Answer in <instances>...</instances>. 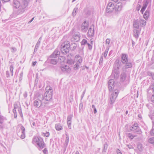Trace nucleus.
I'll list each match as a JSON object with an SVG mask.
<instances>
[{
  "instance_id": "nucleus-9",
  "label": "nucleus",
  "mask_w": 154,
  "mask_h": 154,
  "mask_svg": "<svg viewBox=\"0 0 154 154\" xmlns=\"http://www.w3.org/2000/svg\"><path fill=\"white\" fill-rule=\"evenodd\" d=\"M119 91L118 90H114L111 94L109 103L110 104H113L115 101V100L117 98L118 94Z\"/></svg>"
},
{
  "instance_id": "nucleus-5",
  "label": "nucleus",
  "mask_w": 154,
  "mask_h": 154,
  "mask_svg": "<svg viewBox=\"0 0 154 154\" xmlns=\"http://www.w3.org/2000/svg\"><path fill=\"white\" fill-rule=\"evenodd\" d=\"M45 90L46 92L43 96L44 99L45 100L50 101L52 98V88L49 86H47Z\"/></svg>"
},
{
  "instance_id": "nucleus-62",
  "label": "nucleus",
  "mask_w": 154,
  "mask_h": 154,
  "mask_svg": "<svg viewBox=\"0 0 154 154\" xmlns=\"http://www.w3.org/2000/svg\"><path fill=\"white\" fill-rule=\"evenodd\" d=\"M85 91H84V92H83V94L81 96L82 99L83 98V97L84 96V94H85Z\"/></svg>"
},
{
  "instance_id": "nucleus-22",
  "label": "nucleus",
  "mask_w": 154,
  "mask_h": 154,
  "mask_svg": "<svg viewBox=\"0 0 154 154\" xmlns=\"http://www.w3.org/2000/svg\"><path fill=\"white\" fill-rule=\"evenodd\" d=\"M122 3L120 2L118 3L116 5V7H115L116 8V11L117 9V11H120L122 10Z\"/></svg>"
},
{
  "instance_id": "nucleus-41",
  "label": "nucleus",
  "mask_w": 154,
  "mask_h": 154,
  "mask_svg": "<svg viewBox=\"0 0 154 154\" xmlns=\"http://www.w3.org/2000/svg\"><path fill=\"white\" fill-rule=\"evenodd\" d=\"M147 74L151 76L152 79L154 80V73H152L151 72H147Z\"/></svg>"
},
{
  "instance_id": "nucleus-56",
  "label": "nucleus",
  "mask_w": 154,
  "mask_h": 154,
  "mask_svg": "<svg viewBox=\"0 0 154 154\" xmlns=\"http://www.w3.org/2000/svg\"><path fill=\"white\" fill-rule=\"evenodd\" d=\"M127 146L129 148V149H133L134 147L133 146L131 145H127Z\"/></svg>"
},
{
  "instance_id": "nucleus-55",
  "label": "nucleus",
  "mask_w": 154,
  "mask_h": 154,
  "mask_svg": "<svg viewBox=\"0 0 154 154\" xmlns=\"http://www.w3.org/2000/svg\"><path fill=\"white\" fill-rule=\"evenodd\" d=\"M44 136L46 137H48L49 135V133L48 132H46L44 134Z\"/></svg>"
},
{
  "instance_id": "nucleus-10",
  "label": "nucleus",
  "mask_w": 154,
  "mask_h": 154,
  "mask_svg": "<svg viewBox=\"0 0 154 154\" xmlns=\"http://www.w3.org/2000/svg\"><path fill=\"white\" fill-rule=\"evenodd\" d=\"M17 135L19 137L22 139L25 138V129L22 125H21L20 128L17 132Z\"/></svg>"
},
{
  "instance_id": "nucleus-6",
  "label": "nucleus",
  "mask_w": 154,
  "mask_h": 154,
  "mask_svg": "<svg viewBox=\"0 0 154 154\" xmlns=\"http://www.w3.org/2000/svg\"><path fill=\"white\" fill-rule=\"evenodd\" d=\"M61 43H62L60 46V50L61 52L63 54H66L69 51L70 47L69 42L68 41H66L63 42L61 41Z\"/></svg>"
},
{
  "instance_id": "nucleus-52",
  "label": "nucleus",
  "mask_w": 154,
  "mask_h": 154,
  "mask_svg": "<svg viewBox=\"0 0 154 154\" xmlns=\"http://www.w3.org/2000/svg\"><path fill=\"white\" fill-rule=\"evenodd\" d=\"M115 7L114 5L111 2L109 3L107 6H110V7Z\"/></svg>"
},
{
  "instance_id": "nucleus-18",
  "label": "nucleus",
  "mask_w": 154,
  "mask_h": 154,
  "mask_svg": "<svg viewBox=\"0 0 154 154\" xmlns=\"http://www.w3.org/2000/svg\"><path fill=\"white\" fill-rule=\"evenodd\" d=\"M148 3L149 1L148 0H144L143 7L140 10V11L143 14V12L145 11V9L146 8Z\"/></svg>"
},
{
  "instance_id": "nucleus-45",
  "label": "nucleus",
  "mask_w": 154,
  "mask_h": 154,
  "mask_svg": "<svg viewBox=\"0 0 154 154\" xmlns=\"http://www.w3.org/2000/svg\"><path fill=\"white\" fill-rule=\"evenodd\" d=\"M73 117L72 114H71L69 115L67 118V121H71L72 118Z\"/></svg>"
},
{
  "instance_id": "nucleus-27",
  "label": "nucleus",
  "mask_w": 154,
  "mask_h": 154,
  "mask_svg": "<svg viewBox=\"0 0 154 154\" xmlns=\"http://www.w3.org/2000/svg\"><path fill=\"white\" fill-rule=\"evenodd\" d=\"M126 74L124 72H122L121 75V81L123 82L126 79Z\"/></svg>"
},
{
  "instance_id": "nucleus-53",
  "label": "nucleus",
  "mask_w": 154,
  "mask_h": 154,
  "mask_svg": "<svg viewBox=\"0 0 154 154\" xmlns=\"http://www.w3.org/2000/svg\"><path fill=\"white\" fill-rule=\"evenodd\" d=\"M88 49L90 50H91L92 48V46L91 45H90L89 43H87V44Z\"/></svg>"
},
{
  "instance_id": "nucleus-42",
  "label": "nucleus",
  "mask_w": 154,
  "mask_h": 154,
  "mask_svg": "<svg viewBox=\"0 0 154 154\" xmlns=\"http://www.w3.org/2000/svg\"><path fill=\"white\" fill-rule=\"evenodd\" d=\"M87 41L85 39H83L82 41L81 42V44L82 45H85L86 44H87Z\"/></svg>"
},
{
  "instance_id": "nucleus-15",
  "label": "nucleus",
  "mask_w": 154,
  "mask_h": 154,
  "mask_svg": "<svg viewBox=\"0 0 154 154\" xmlns=\"http://www.w3.org/2000/svg\"><path fill=\"white\" fill-rule=\"evenodd\" d=\"M73 57H72V55L70 54L67 57V62L70 65H72L74 63V60Z\"/></svg>"
},
{
  "instance_id": "nucleus-40",
  "label": "nucleus",
  "mask_w": 154,
  "mask_h": 154,
  "mask_svg": "<svg viewBox=\"0 0 154 154\" xmlns=\"http://www.w3.org/2000/svg\"><path fill=\"white\" fill-rule=\"evenodd\" d=\"M149 142L151 144H154V137L150 138L149 140Z\"/></svg>"
},
{
  "instance_id": "nucleus-30",
  "label": "nucleus",
  "mask_w": 154,
  "mask_h": 154,
  "mask_svg": "<svg viewBox=\"0 0 154 154\" xmlns=\"http://www.w3.org/2000/svg\"><path fill=\"white\" fill-rule=\"evenodd\" d=\"M50 62L51 63L53 64H56L57 62V59L56 58H51Z\"/></svg>"
},
{
  "instance_id": "nucleus-26",
  "label": "nucleus",
  "mask_w": 154,
  "mask_h": 154,
  "mask_svg": "<svg viewBox=\"0 0 154 154\" xmlns=\"http://www.w3.org/2000/svg\"><path fill=\"white\" fill-rule=\"evenodd\" d=\"M138 127L137 124L135 123L133 125L130 127V130L131 131L135 130L137 129Z\"/></svg>"
},
{
  "instance_id": "nucleus-16",
  "label": "nucleus",
  "mask_w": 154,
  "mask_h": 154,
  "mask_svg": "<svg viewBox=\"0 0 154 154\" xmlns=\"http://www.w3.org/2000/svg\"><path fill=\"white\" fill-rule=\"evenodd\" d=\"M60 52L58 50L56 49L50 56V58H54L57 57L60 54Z\"/></svg>"
},
{
  "instance_id": "nucleus-57",
  "label": "nucleus",
  "mask_w": 154,
  "mask_h": 154,
  "mask_svg": "<svg viewBox=\"0 0 154 154\" xmlns=\"http://www.w3.org/2000/svg\"><path fill=\"white\" fill-rule=\"evenodd\" d=\"M151 100L152 102L154 103V94L152 95L151 98Z\"/></svg>"
},
{
  "instance_id": "nucleus-25",
  "label": "nucleus",
  "mask_w": 154,
  "mask_h": 154,
  "mask_svg": "<svg viewBox=\"0 0 154 154\" xmlns=\"http://www.w3.org/2000/svg\"><path fill=\"white\" fill-rule=\"evenodd\" d=\"M115 8V7H110L107 6V9L106 10V12L107 13L111 12L113 11Z\"/></svg>"
},
{
  "instance_id": "nucleus-17",
  "label": "nucleus",
  "mask_w": 154,
  "mask_h": 154,
  "mask_svg": "<svg viewBox=\"0 0 154 154\" xmlns=\"http://www.w3.org/2000/svg\"><path fill=\"white\" fill-rule=\"evenodd\" d=\"M13 6L16 8H18L21 6L20 2L17 0H14L13 2Z\"/></svg>"
},
{
  "instance_id": "nucleus-8",
  "label": "nucleus",
  "mask_w": 154,
  "mask_h": 154,
  "mask_svg": "<svg viewBox=\"0 0 154 154\" xmlns=\"http://www.w3.org/2000/svg\"><path fill=\"white\" fill-rule=\"evenodd\" d=\"M146 24V21L142 19H139L134 21L133 23L134 27L136 29H138L139 26L143 27Z\"/></svg>"
},
{
  "instance_id": "nucleus-36",
  "label": "nucleus",
  "mask_w": 154,
  "mask_h": 154,
  "mask_svg": "<svg viewBox=\"0 0 154 154\" xmlns=\"http://www.w3.org/2000/svg\"><path fill=\"white\" fill-rule=\"evenodd\" d=\"M41 38H39V40H38L36 45L35 46V49H37L38 48V47L39 46V45H40V43H41V40L40 39Z\"/></svg>"
},
{
  "instance_id": "nucleus-54",
  "label": "nucleus",
  "mask_w": 154,
  "mask_h": 154,
  "mask_svg": "<svg viewBox=\"0 0 154 154\" xmlns=\"http://www.w3.org/2000/svg\"><path fill=\"white\" fill-rule=\"evenodd\" d=\"M23 72L21 73L20 75V78H19L20 81H21L22 80V77H23Z\"/></svg>"
},
{
  "instance_id": "nucleus-11",
  "label": "nucleus",
  "mask_w": 154,
  "mask_h": 154,
  "mask_svg": "<svg viewBox=\"0 0 154 154\" xmlns=\"http://www.w3.org/2000/svg\"><path fill=\"white\" fill-rule=\"evenodd\" d=\"M80 39V34L79 32H75L72 37L71 38V41L73 42L78 41Z\"/></svg>"
},
{
  "instance_id": "nucleus-46",
  "label": "nucleus",
  "mask_w": 154,
  "mask_h": 154,
  "mask_svg": "<svg viewBox=\"0 0 154 154\" xmlns=\"http://www.w3.org/2000/svg\"><path fill=\"white\" fill-rule=\"evenodd\" d=\"M11 52L14 53L15 52L17 51V49L16 48L14 47H12L10 48Z\"/></svg>"
},
{
  "instance_id": "nucleus-44",
  "label": "nucleus",
  "mask_w": 154,
  "mask_h": 154,
  "mask_svg": "<svg viewBox=\"0 0 154 154\" xmlns=\"http://www.w3.org/2000/svg\"><path fill=\"white\" fill-rule=\"evenodd\" d=\"M69 136L67 135H66V139L65 140V143L66 145H67L68 144L69 141Z\"/></svg>"
},
{
  "instance_id": "nucleus-59",
  "label": "nucleus",
  "mask_w": 154,
  "mask_h": 154,
  "mask_svg": "<svg viewBox=\"0 0 154 154\" xmlns=\"http://www.w3.org/2000/svg\"><path fill=\"white\" fill-rule=\"evenodd\" d=\"M116 152L117 154H122V152L121 151L118 149H117L116 150Z\"/></svg>"
},
{
  "instance_id": "nucleus-23",
  "label": "nucleus",
  "mask_w": 154,
  "mask_h": 154,
  "mask_svg": "<svg viewBox=\"0 0 154 154\" xmlns=\"http://www.w3.org/2000/svg\"><path fill=\"white\" fill-rule=\"evenodd\" d=\"M149 10L147 9L145 12L144 14L143 15L144 18L146 20H147L149 17Z\"/></svg>"
},
{
  "instance_id": "nucleus-7",
  "label": "nucleus",
  "mask_w": 154,
  "mask_h": 154,
  "mask_svg": "<svg viewBox=\"0 0 154 154\" xmlns=\"http://www.w3.org/2000/svg\"><path fill=\"white\" fill-rule=\"evenodd\" d=\"M22 3L20 8L18 10L17 13L18 14H22L23 13L27 7L29 0H22Z\"/></svg>"
},
{
  "instance_id": "nucleus-39",
  "label": "nucleus",
  "mask_w": 154,
  "mask_h": 154,
  "mask_svg": "<svg viewBox=\"0 0 154 154\" xmlns=\"http://www.w3.org/2000/svg\"><path fill=\"white\" fill-rule=\"evenodd\" d=\"M142 132L141 130V129L140 128H138L136 130V131L134 132L135 133H136L138 134H141Z\"/></svg>"
},
{
  "instance_id": "nucleus-4",
  "label": "nucleus",
  "mask_w": 154,
  "mask_h": 154,
  "mask_svg": "<svg viewBox=\"0 0 154 154\" xmlns=\"http://www.w3.org/2000/svg\"><path fill=\"white\" fill-rule=\"evenodd\" d=\"M45 104L43 96L41 94L39 95L33 103L34 106L38 108L42 106H45Z\"/></svg>"
},
{
  "instance_id": "nucleus-1",
  "label": "nucleus",
  "mask_w": 154,
  "mask_h": 154,
  "mask_svg": "<svg viewBox=\"0 0 154 154\" xmlns=\"http://www.w3.org/2000/svg\"><path fill=\"white\" fill-rule=\"evenodd\" d=\"M121 60L122 63L125 65L122 69L123 71H126L127 69L132 67V64L130 61H129L127 54H122Z\"/></svg>"
},
{
  "instance_id": "nucleus-37",
  "label": "nucleus",
  "mask_w": 154,
  "mask_h": 154,
  "mask_svg": "<svg viewBox=\"0 0 154 154\" xmlns=\"http://www.w3.org/2000/svg\"><path fill=\"white\" fill-rule=\"evenodd\" d=\"M78 10V8H75L73 11L72 13V15L73 16H75L76 14V12Z\"/></svg>"
},
{
  "instance_id": "nucleus-34",
  "label": "nucleus",
  "mask_w": 154,
  "mask_h": 154,
  "mask_svg": "<svg viewBox=\"0 0 154 154\" xmlns=\"http://www.w3.org/2000/svg\"><path fill=\"white\" fill-rule=\"evenodd\" d=\"M109 50V48L108 47L107 48H106L104 53L103 54V56H104L105 58H106V57L107 55Z\"/></svg>"
},
{
  "instance_id": "nucleus-47",
  "label": "nucleus",
  "mask_w": 154,
  "mask_h": 154,
  "mask_svg": "<svg viewBox=\"0 0 154 154\" xmlns=\"http://www.w3.org/2000/svg\"><path fill=\"white\" fill-rule=\"evenodd\" d=\"M67 124L68 125V126L69 128V129L71 128V121H67Z\"/></svg>"
},
{
  "instance_id": "nucleus-24",
  "label": "nucleus",
  "mask_w": 154,
  "mask_h": 154,
  "mask_svg": "<svg viewBox=\"0 0 154 154\" xmlns=\"http://www.w3.org/2000/svg\"><path fill=\"white\" fill-rule=\"evenodd\" d=\"M88 35L89 36H92L94 34V29L93 27H90L89 29L88 32Z\"/></svg>"
},
{
  "instance_id": "nucleus-12",
  "label": "nucleus",
  "mask_w": 154,
  "mask_h": 154,
  "mask_svg": "<svg viewBox=\"0 0 154 154\" xmlns=\"http://www.w3.org/2000/svg\"><path fill=\"white\" fill-rule=\"evenodd\" d=\"M114 81L112 79H110L108 82V88L110 91H112L114 88Z\"/></svg>"
},
{
  "instance_id": "nucleus-2",
  "label": "nucleus",
  "mask_w": 154,
  "mask_h": 154,
  "mask_svg": "<svg viewBox=\"0 0 154 154\" xmlns=\"http://www.w3.org/2000/svg\"><path fill=\"white\" fill-rule=\"evenodd\" d=\"M32 143L36 146L39 150H41L45 146V144L43 139L40 137H34Z\"/></svg>"
},
{
  "instance_id": "nucleus-38",
  "label": "nucleus",
  "mask_w": 154,
  "mask_h": 154,
  "mask_svg": "<svg viewBox=\"0 0 154 154\" xmlns=\"http://www.w3.org/2000/svg\"><path fill=\"white\" fill-rule=\"evenodd\" d=\"M149 90H151L154 93V83L151 85L149 88Z\"/></svg>"
},
{
  "instance_id": "nucleus-13",
  "label": "nucleus",
  "mask_w": 154,
  "mask_h": 154,
  "mask_svg": "<svg viewBox=\"0 0 154 154\" xmlns=\"http://www.w3.org/2000/svg\"><path fill=\"white\" fill-rule=\"evenodd\" d=\"M31 127L32 128H36L39 125V122L37 120H34L30 122Z\"/></svg>"
},
{
  "instance_id": "nucleus-60",
  "label": "nucleus",
  "mask_w": 154,
  "mask_h": 154,
  "mask_svg": "<svg viewBox=\"0 0 154 154\" xmlns=\"http://www.w3.org/2000/svg\"><path fill=\"white\" fill-rule=\"evenodd\" d=\"M59 59H60V60L62 59V61L64 62V59H65V57H60V58H59Z\"/></svg>"
},
{
  "instance_id": "nucleus-49",
  "label": "nucleus",
  "mask_w": 154,
  "mask_h": 154,
  "mask_svg": "<svg viewBox=\"0 0 154 154\" xmlns=\"http://www.w3.org/2000/svg\"><path fill=\"white\" fill-rule=\"evenodd\" d=\"M43 152L44 154H48V151L46 148H45L43 150Z\"/></svg>"
},
{
  "instance_id": "nucleus-51",
  "label": "nucleus",
  "mask_w": 154,
  "mask_h": 154,
  "mask_svg": "<svg viewBox=\"0 0 154 154\" xmlns=\"http://www.w3.org/2000/svg\"><path fill=\"white\" fill-rule=\"evenodd\" d=\"M150 134L151 136H154V128L152 129L150 131Z\"/></svg>"
},
{
  "instance_id": "nucleus-50",
  "label": "nucleus",
  "mask_w": 154,
  "mask_h": 154,
  "mask_svg": "<svg viewBox=\"0 0 154 154\" xmlns=\"http://www.w3.org/2000/svg\"><path fill=\"white\" fill-rule=\"evenodd\" d=\"M4 118L3 116H0V123L2 124L3 123Z\"/></svg>"
},
{
  "instance_id": "nucleus-58",
  "label": "nucleus",
  "mask_w": 154,
  "mask_h": 154,
  "mask_svg": "<svg viewBox=\"0 0 154 154\" xmlns=\"http://www.w3.org/2000/svg\"><path fill=\"white\" fill-rule=\"evenodd\" d=\"M106 44H109L110 42V40L109 39V38H107L106 40Z\"/></svg>"
},
{
  "instance_id": "nucleus-63",
  "label": "nucleus",
  "mask_w": 154,
  "mask_h": 154,
  "mask_svg": "<svg viewBox=\"0 0 154 154\" xmlns=\"http://www.w3.org/2000/svg\"><path fill=\"white\" fill-rule=\"evenodd\" d=\"M16 109H14L13 110V113H17V111H16Z\"/></svg>"
},
{
  "instance_id": "nucleus-14",
  "label": "nucleus",
  "mask_w": 154,
  "mask_h": 154,
  "mask_svg": "<svg viewBox=\"0 0 154 154\" xmlns=\"http://www.w3.org/2000/svg\"><path fill=\"white\" fill-rule=\"evenodd\" d=\"M88 23L86 21H85L82 25L81 30L84 32L86 31L88 29Z\"/></svg>"
},
{
  "instance_id": "nucleus-21",
  "label": "nucleus",
  "mask_w": 154,
  "mask_h": 154,
  "mask_svg": "<svg viewBox=\"0 0 154 154\" xmlns=\"http://www.w3.org/2000/svg\"><path fill=\"white\" fill-rule=\"evenodd\" d=\"M61 70L63 72H69L70 71V69L69 66L65 65L61 68Z\"/></svg>"
},
{
  "instance_id": "nucleus-48",
  "label": "nucleus",
  "mask_w": 154,
  "mask_h": 154,
  "mask_svg": "<svg viewBox=\"0 0 154 154\" xmlns=\"http://www.w3.org/2000/svg\"><path fill=\"white\" fill-rule=\"evenodd\" d=\"M103 60V54H102L101 56V57H100V60L99 63L100 64L102 63Z\"/></svg>"
},
{
  "instance_id": "nucleus-64",
  "label": "nucleus",
  "mask_w": 154,
  "mask_h": 154,
  "mask_svg": "<svg viewBox=\"0 0 154 154\" xmlns=\"http://www.w3.org/2000/svg\"><path fill=\"white\" fill-rule=\"evenodd\" d=\"M94 113L95 114L97 112V111L96 109V108H94Z\"/></svg>"
},
{
  "instance_id": "nucleus-43",
  "label": "nucleus",
  "mask_w": 154,
  "mask_h": 154,
  "mask_svg": "<svg viewBox=\"0 0 154 154\" xmlns=\"http://www.w3.org/2000/svg\"><path fill=\"white\" fill-rule=\"evenodd\" d=\"M10 71L11 72V75L12 76H13V69H14V67H13V65H10Z\"/></svg>"
},
{
  "instance_id": "nucleus-20",
  "label": "nucleus",
  "mask_w": 154,
  "mask_h": 154,
  "mask_svg": "<svg viewBox=\"0 0 154 154\" xmlns=\"http://www.w3.org/2000/svg\"><path fill=\"white\" fill-rule=\"evenodd\" d=\"M75 63L81 64L82 61V59L81 57L78 55H76L75 58Z\"/></svg>"
},
{
  "instance_id": "nucleus-61",
  "label": "nucleus",
  "mask_w": 154,
  "mask_h": 154,
  "mask_svg": "<svg viewBox=\"0 0 154 154\" xmlns=\"http://www.w3.org/2000/svg\"><path fill=\"white\" fill-rule=\"evenodd\" d=\"M23 96L25 97H26L27 96V94L26 92H25L23 94Z\"/></svg>"
},
{
  "instance_id": "nucleus-29",
  "label": "nucleus",
  "mask_w": 154,
  "mask_h": 154,
  "mask_svg": "<svg viewBox=\"0 0 154 154\" xmlns=\"http://www.w3.org/2000/svg\"><path fill=\"white\" fill-rule=\"evenodd\" d=\"M128 137L131 140H132L134 137H137L135 135H134L131 133H128L127 134Z\"/></svg>"
},
{
  "instance_id": "nucleus-32",
  "label": "nucleus",
  "mask_w": 154,
  "mask_h": 154,
  "mask_svg": "<svg viewBox=\"0 0 154 154\" xmlns=\"http://www.w3.org/2000/svg\"><path fill=\"white\" fill-rule=\"evenodd\" d=\"M20 104L18 102L15 103L14 105V109H20Z\"/></svg>"
},
{
  "instance_id": "nucleus-35",
  "label": "nucleus",
  "mask_w": 154,
  "mask_h": 154,
  "mask_svg": "<svg viewBox=\"0 0 154 154\" xmlns=\"http://www.w3.org/2000/svg\"><path fill=\"white\" fill-rule=\"evenodd\" d=\"M137 147L138 149L140 151H141L143 150V146L140 143H138L137 145Z\"/></svg>"
},
{
  "instance_id": "nucleus-33",
  "label": "nucleus",
  "mask_w": 154,
  "mask_h": 154,
  "mask_svg": "<svg viewBox=\"0 0 154 154\" xmlns=\"http://www.w3.org/2000/svg\"><path fill=\"white\" fill-rule=\"evenodd\" d=\"M81 64L80 63H76L74 65V69L75 70L78 69L79 68L80 66L81 65Z\"/></svg>"
},
{
  "instance_id": "nucleus-19",
  "label": "nucleus",
  "mask_w": 154,
  "mask_h": 154,
  "mask_svg": "<svg viewBox=\"0 0 154 154\" xmlns=\"http://www.w3.org/2000/svg\"><path fill=\"white\" fill-rule=\"evenodd\" d=\"M137 29L135 28L133 30L134 36L137 38L139 37L141 30V29L139 30H137Z\"/></svg>"
},
{
  "instance_id": "nucleus-28",
  "label": "nucleus",
  "mask_w": 154,
  "mask_h": 154,
  "mask_svg": "<svg viewBox=\"0 0 154 154\" xmlns=\"http://www.w3.org/2000/svg\"><path fill=\"white\" fill-rule=\"evenodd\" d=\"M55 128L57 131H60L63 129L62 127L60 124H57L55 125Z\"/></svg>"
},
{
  "instance_id": "nucleus-31",
  "label": "nucleus",
  "mask_w": 154,
  "mask_h": 154,
  "mask_svg": "<svg viewBox=\"0 0 154 154\" xmlns=\"http://www.w3.org/2000/svg\"><path fill=\"white\" fill-rule=\"evenodd\" d=\"M103 148V149L102 152L103 153H105L107 149L108 145L106 143H105L104 144Z\"/></svg>"
},
{
  "instance_id": "nucleus-3",
  "label": "nucleus",
  "mask_w": 154,
  "mask_h": 154,
  "mask_svg": "<svg viewBox=\"0 0 154 154\" xmlns=\"http://www.w3.org/2000/svg\"><path fill=\"white\" fill-rule=\"evenodd\" d=\"M121 66V63L118 60H116L114 63V66L112 73V76L115 79H117L119 75V69Z\"/></svg>"
}]
</instances>
